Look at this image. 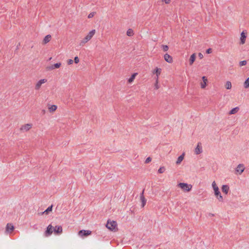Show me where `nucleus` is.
<instances>
[{
    "instance_id": "nucleus-40",
    "label": "nucleus",
    "mask_w": 249,
    "mask_h": 249,
    "mask_svg": "<svg viewBox=\"0 0 249 249\" xmlns=\"http://www.w3.org/2000/svg\"><path fill=\"white\" fill-rule=\"evenodd\" d=\"M155 88L156 89H159V87H158V79H157V81H156V84H155Z\"/></svg>"
},
{
    "instance_id": "nucleus-16",
    "label": "nucleus",
    "mask_w": 249,
    "mask_h": 249,
    "mask_svg": "<svg viewBox=\"0 0 249 249\" xmlns=\"http://www.w3.org/2000/svg\"><path fill=\"white\" fill-rule=\"evenodd\" d=\"M246 37L247 36L246 35V34L244 33V31H243L241 34L240 37V43L241 44H244L245 43Z\"/></svg>"
},
{
    "instance_id": "nucleus-11",
    "label": "nucleus",
    "mask_w": 249,
    "mask_h": 249,
    "mask_svg": "<svg viewBox=\"0 0 249 249\" xmlns=\"http://www.w3.org/2000/svg\"><path fill=\"white\" fill-rule=\"evenodd\" d=\"M14 230V227L12 224H7L6 227V232L7 233H11Z\"/></svg>"
},
{
    "instance_id": "nucleus-36",
    "label": "nucleus",
    "mask_w": 249,
    "mask_h": 249,
    "mask_svg": "<svg viewBox=\"0 0 249 249\" xmlns=\"http://www.w3.org/2000/svg\"><path fill=\"white\" fill-rule=\"evenodd\" d=\"M212 52V50L211 48H209V49H207V51H206V53H210Z\"/></svg>"
},
{
    "instance_id": "nucleus-24",
    "label": "nucleus",
    "mask_w": 249,
    "mask_h": 249,
    "mask_svg": "<svg viewBox=\"0 0 249 249\" xmlns=\"http://www.w3.org/2000/svg\"><path fill=\"white\" fill-rule=\"evenodd\" d=\"M137 74V73H133L131 76V77L128 79V82L129 83H131L133 81V80H134L136 75Z\"/></svg>"
},
{
    "instance_id": "nucleus-42",
    "label": "nucleus",
    "mask_w": 249,
    "mask_h": 249,
    "mask_svg": "<svg viewBox=\"0 0 249 249\" xmlns=\"http://www.w3.org/2000/svg\"><path fill=\"white\" fill-rule=\"evenodd\" d=\"M42 113H43V114H45V110H44V109H43V110H42Z\"/></svg>"
},
{
    "instance_id": "nucleus-43",
    "label": "nucleus",
    "mask_w": 249,
    "mask_h": 249,
    "mask_svg": "<svg viewBox=\"0 0 249 249\" xmlns=\"http://www.w3.org/2000/svg\"><path fill=\"white\" fill-rule=\"evenodd\" d=\"M209 215L210 216H213V215H214V214H212V213H210L209 214Z\"/></svg>"
},
{
    "instance_id": "nucleus-32",
    "label": "nucleus",
    "mask_w": 249,
    "mask_h": 249,
    "mask_svg": "<svg viewBox=\"0 0 249 249\" xmlns=\"http://www.w3.org/2000/svg\"><path fill=\"white\" fill-rule=\"evenodd\" d=\"M206 85H207V83H206L205 81H204V82H203L201 83V88L202 89H204L206 87Z\"/></svg>"
},
{
    "instance_id": "nucleus-7",
    "label": "nucleus",
    "mask_w": 249,
    "mask_h": 249,
    "mask_svg": "<svg viewBox=\"0 0 249 249\" xmlns=\"http://www.w3.org/2000/svg\"><path fill=\"white\" fill-rule=\"evenodd\" d=\"M53 232L55 234H60L62 233L63 229L61 226H55L53 229Z\"/></svg>"
},
{
    "instance_id": "nucleus-18",
    "label": "nucleus",
    "mask_w": 249,
    "mask_h": 249,
    "mask_svg": "<svg viewBox=\"0 0 249 249\" xmlns=\"http://www.w3.org/2000/svg\"><path fill=\"white\" fill-rule=\"evenodd\" d=\"M51 39V36L50 35H47L43 39V42L44 44H46L49 42Z\"/></svg>"
},
{
    "instance_id": "nucleus-1",
    "label": "nucleus",
    "mask_w": 249,
    "mask_h": 249,
    "mask_svg": "<svg viewBox=\"0 0 249 249\" xmlns=\"http://www.w3.org/2000/svg\"><path fill=\"white\" fill-rule=\"evenodd\" d=\"M212 186L214 190V195L216 196L217 199L220 202L223 201V196H222L220 192L219 191L218 186L216 185L215 181H213L212 183Z\"/></svg>"
},
{
    "instance_id": "nucleus-10",
    "label": "nucleus",
    "mask_w": 249,
    "mask_h": 249,
    "mask_svg": "<svg viewBox=\"0 0 249 249\" xmlns=\"http://www.w3.org/2000/svg\"><path fill=\"white\" fill-rule=\"evenodd\" d=\"M32 126V124H25L24 125H23L20 127V129L21 131H27L29 130Z\"/></svg>"
},
{
    "instance_id": "nucleus-26",
    "label": "nucleus",
    "mask_w": 249,
    "mask_h": 249,
    "mask_svg": "<svg viewBox=\"0 0 249 249\" xmlns=\"http://www.w3.org/2000/svg\"><path fill=\"white\" fill-rule=\"evenodd\" d=\"M57 109V106L55 105H52L49 107L50 111H54Z\"/></svg>"
},
{
    "instance_id": "nucleus-19",
    "label": "nucleus",
    "mask_w": 249,
    "mask_h": 249,
    "mask_svg": "<svg viewBox=\"0 0 249 249\" xmlns=\"http://www.w3.org/2000/svg\"><path fill=\"white\" fill-rule=\"evenodd\" d=\"M184 154L183 153L181 155L179 156L177 159V160L176 161V164H180L181 161L183 160L184 159Z\"/></svg>"
},
{
    "instance_id": "nucleus-27",
    "label": "nucleus",
    "mask_w": 249,
    "mask_h": 249,
    "mask_svg": "<svg viewBox=\"0 0 249 249\" xmlns=\"http://www.w3.org/2000/svg\"><path fill=\"white\" fill-rule=\"evenodd\" d=\"M225 87L227 89H230L231 88V84L230 81H227L225 85Z\"/></svg>"
},
{
    "instance_id": "nucleus-22",
    "label": "nucleus",
    "mask_w": 249,
    "mask_h": 249,
    "mask_svg": "<svg viewBox=\"0 0 249 249\" xmlns=\"http://www.w3.org/2000/svg\"><path fill=\"white\" fill-rule=\"evenodd\" d=\"M161 71V69L160 68H156L153 71L154 73H156L157 76V79H158V76L160 75Z\"/></svg>"
},
{
    "instance_id": "nucleus-23",
    "label": "nucleus",
    "mask_w": 249,
    "mask_h": 249,
    "mask_svg": "<svg viewBox=\"0 0 249 249\" xmlns=\"http://www.w3.org/2000/svg\"><path fill=\"white\" fill-rule=\"evenodd\" d=\"M53 205L49 206L44 212H43L42 214H48L49 212L52 211Z\"/></svg>"
},
{
    "instance_id": "nucleus-21",
    "label": "nucleus",
    "mask_w": 249,
    "mask_h": 249,
    "mask_svg": "<svg viewBox=\"0 0 249 249\" xmlns=\"http://www.w3.org/2000/svg\"><path fill=\"white\" fill-rule=\"evenodd\" d=\"M239 109L238 107H235L232 108L229 113V115L234 114L237 113Z\"/></svg>"
},
{
    "instance_id": "nucleus-25",
    "label": "nucleus",
    "mask_w": 249,
    "mask_h": 249,
    "mask_svg": "<svg viewBox=\"0 0 249 249\" xmlns=\"http://www.w3.org/2000/svg\"><path fill=\"white\" fill-rule=\"evenodd\" d=\"M126 35L129 36H131L134 35V32L132 29H129L126 32Z\"/></svg>"
},
{
    "instance_id": "nucleus-29",
    "label": "nucleus",
    "mask_w": 249,
    "mask_h": 249,
    "mask_svg": "<svg viewBox=\"0 0 249 249\" xmlns=\"http://www.w3.org/2000/svg\"><path fill=\"white\" fill-rule=\"evenodd\" d=\"M165 171L164 167H160L158 170V173L160 174L163 173Z\"/></svg>"
},
{
    "instance_id": "nucleus-35",
    "label": "nucleus",
    "mask_w": 249,
    "mask_h": 249,
    "mask_svg": "<svg viewBox=\"0 0 249 249\" xmlns=\"http://www.w3.org/2000/svg\"><path fill=\"white\" fill-rule=\"evenodd\" d=\"M74 61L75 63H78L79 62V59L77 56H75Z\"/></svg>"
},
{
    "instance_id": "nucleus-13",
    "label": "nucleus",
    "mask_w": 249,
    "mask_h": 249,
    "mask_svg": "<svg viewBox=\"0 0 249 249\" xmlns=\"http://www.w3.org/2000/svg\"><path fill=\"white\" fill-rule=\"evenodd\" d=\"M201 143L200 142H198L197 143V145L196 147L195 148V153L196 155L199 154L202 152V149L201 147Z\"/></svg>"
},
{
    "instance_id": "nucleus-5",
    "label": "nucleus",
    "mask_w": 249,
    "mask_h": 249,
    "mask_svg": "<svg viewBox=\"0 0 249 249\" xmlns=\"http://www.w3.org/2000/svg\"><path fill=\"white\" fill-rule=\"evenodd\" d=\"M245 166L243 164H239L235 169V174L241 175L245 170Z\"/></svg>"
},
{
    "instance_id": "nucleus-38",
    "label": "nucleus",
    "mask_w": 249,
    "mask_h": 249,
    "mask_svg": "<svg viewBox=\"0 0 249 249\" xmlns=\"http://www.w3.org/2000/svg\"><path fill=\"white\" fill-rule=\"evenodd\" d=\"M73 60L72 59H69L68 61V64L69 65L73 63Z\"/></svg>"
},
{
    "instance_id": "nucleus-4",
    "label": "nucleus",
    "mask_w": 249,
    "mask_h": 249,
    "mask_svg": "<svg viewBox=\"0 0 249 249\" xmlns=\"http://www.w3.org/2000/svg\"><path fill=\"white\" fill-rule=\"evenodd\" d=\"M117 226V222L115 221H109L108 220L106 224L107 228L109 229L110 231H113L115 230Z\"/></svg>"
},
{
    "instance_id": "nucleus-41",
    "label": "nucleus",
    "mask_w": 249,
    "mask_h": 249,
    "mask_svg": "<svg viewBox=\"0 0 249 249\" xmlns=\"http://www.w3.org/2000/svg\"><path fill=\"white\" fill-rule=\"evenodd\" d=\"M198 56L200 58H202L203 57V55L202 53H199Z\"/></svg>"
},
{
    "instance_id": "nucleus-2",
    "label": "nucleus",
    "mask_w": 249,
    "mask_h": 249,
    "mask_svg": "<svg viewBox=\"0 0 249 249\" xmlns=\"http://www.w3.org/2000/svg\"><path fill=\"white\" fill-rule=\"evenodd\" d=\"M95 33V30H92L91 31H90L88 35L84 37V38L82 40L80 43L79 45L81 46H83L87 42H88L89 40H90L91 38L93 37V36L94 35Z\"/></svg>"
},
{
    "instance_id": "nucleus-14",
    "label": "nucleus",
    "mask_w": 249,
    "mask_h": 249,
    "mask_svg": "<svg viewBox=\"0 0 249 249\" xmlns=\"http://www.w3.org/2000/svg\"><path fill=\"white\" fill-rule=\"evenodd\" d=\"M143 194H144V190L142 191V193L140 195V198H141V200L142 201V207H143L145 206L146 202V200L143 196Z\"/></svg>"
},
{
    "instance_id": "nucleus-6",
    "label": "nucleus",
    "mask_w": 249,
    "mask_h": 249,
    "mask_svg": "<svg viewBox=\"0 0 249 249\" xmlns=\"http://www.w3.org/2000/svg\"><path fill=\"white\" fill-rule=\"evenodd\" d=\"M53 227L52 225L50 224L48 225V226L47 227L46 231H45V236L46 237H48L51 235L53 232Z\"/></svg>"
},
{
    "instance_id": "nucleus-45",
    "label": "nucleus",
    "mask_w": 249,
    "mask_h": 249,
    "mask_svg": "<svg viewBox=\"0 0 249 249\" xmlns=\"http://www.w3.org/2000/svg\"><path fill=\"white\" fill-rule=\"evenodd\" d=\"M34 228H36V227H35V225H34Z\"/></svg>"
},
{
    "instance_id": "nucleus-37",
    "label": "nucleus",
    "mask_w": 249,
    "mask_h": 249,
    "mask_svg": "<svg viewBox=\"0 0 249 249\" xmlns=\"http://www.w3.org/2000/svg\"><path fill=\"white\" fill-rule=\"evenodd\" d=\"M202 80H203V82H204V81H205L206 83H207V78H206V76H203V77H202Z\"/></svg>"
},
{
    "instance_id": "nucleus-15",
    "label": "nucleus",
    "mask_w": 249,
    "mask_h": 249,
    "mask_svg": "<svg viewBox=\"0 0 249 249\" xmlns=\"http://www.w3.org/2000/svg\"><path fill=\"white\" fill-rule=\"evenodd\" d=\"M164 60L168 63H172L173 62V58L172 56L168 53L164 54Z\"/></svg>"
},
{
    "instance_id": "nucleus-44",
    "label": "nucleus",
    "mask_w": 249,
    "mask_h": 249,
    "mask_svg": "<svg viewBox=\"0 0 249 249\" xmlns=\"http://www.w3.org/2000/svg\"><path fill=\"white\" fill-rule=\"evenodd\" d=\"M34 228H36V227H35V225H34Z\"/></svg>"
},
{
    "instance_id": "nucleus-33",
    "label": "nucleus",
    "mask_w": 249,
    "mask_h": 249,
    "mask_svg": "<svg viewBox=\"0 0 249 249\" xmlns=\"http://www.w3.org/2000/svg\"><path fill=\"white\" fill-rule=\"evenodd\" d=\"M95 13V12H91L88 15V18H90L94 16Z\"/></svg>"
},
{
    "instance_id": "nucleus-30",
    "label": "nucleus",
    "mask_w": 249,
    "mask_h": 249,
    "mask_svg": "<svg viewBox=\"0 0 249 249\" xmlns=\"http://www.w3.org/2000/svg\"><path fill=\"white\" fill-rule=\"evenodd\" d=\"M161 48L164 52H166L169 49V47L166 45H162Z\"/></svg>"
},
{
    "instance_id": "nucleus-12",
    "label": "nucleus",
    "mask_w": 249,
    "mask_h": 249,
    "mask_svg": "<svg viewBox=\"0 0 249 249\" xmlns=\"http://www.w3.org/2000/svg\"><path fill=\"white\" fill-rule=\"evenodd\" d=\"M47 82V79H41L36 84V86H35V89L36 90H38L40 89L41 85L43 83H45V82Z\"/></svg>"
},
{
    "instance_id": "nucleus-17",
    "label": "nucleus",
    "mask_w": 249,
    "mask_h": 249,
    "mask_svg": "<svg viewBox=\"0 0 249 249\" xmlns=\"http://www.w3.org/2000/svg\"><path fill=\"white\" fill-rule=\"evenodd\" d=\"M229 187L227 185H223L222 186V191L225 193V194H227L229 191Z\"/></svg>"
},
{
    "instance_id": "nucleus-9",
    "label": "nucleus",
    "mask_w": 249,
    "mask_h": 249,
    "mask_svg": "<svg viewBox=\"0 0 249 249\" xmlns=\"http://www.w3.org/2000/svg\"><path fill=\"white\" fill-rule=\"evenodd\" d=\"M61 65V63H57L53 65H51L50 66H47L46 67V70L47 71H51V70H53L55 69H58L60 67Z\"/></svg>"
},
{
    "instance_id": "nucleus-39",
    "label": "nucleus",
    "mask_w": 249,
    "mask_h": 249,
    "mask_svg": "<svg viewBox=\"0 0 249 249\" xmlns=\"http://www.w3.org/2000/svg\"><path fill=\"white\" fill-rule=\"evenodd\" d=\"M162 1H164L166 4H168L170 2L171 0H162Z\"/></svg>"
},
{
    "instance_id": "nucleus-31",
    "label": "nucleus",
    "mask_w": 249,
    "mask_h": 249,
    "mask_svg": "<svg viewBox=\"0 0 249 249\" xmlns=\"http://www.w3.org/2000/svg\"><path fill=\"white\" fill-rule=\"evenodd\" d=\"M247 64V61L246 60L241 61L239 63L240 66H245Z\"/></svg>"
},
{
    "instance_id": "nucleus-34",
    "label": "nucleus",
    "mask_w": 249,
    "mask_h": 249,
    "mask_svg": "<svg viewBox=\"0 0 249 249\" xmlns=\"http://www.w3.org/2000/svg\"><path fill=\"white\" fill-rule=\"evenodd\" d=\"M152 159L150 157H148L145 160V163H148L151 161Z\"/></svg>"
},
{
    "instance_id": "nucleus-3",
    "label": "nucleus",
    "mask_w": 249,
    "mask_h": 249,
    "mask_svg": "<svg viewBox=\"0 0 249 249\" xmlns=\"http://www.w3.org/2000/svg\"><path fill=\"white\" fill-rule=\"evenodd\" d=\"M178 186L186 192H189L192 188V186L191 184L186 183H179Z\"/></svg>"
},
{
    "instance_id": "nucleus-28",
    "label": "nucleus",
    "mask_w": 249,
    "mask_h": 249,
    "mask_svg": "<svg viewBox=\"0 0 249 249\" xmlns=\"http://www.w3.org/2000/svg\"><path fill=\"white\" fill-rule=\"evenodd\" d=\"M244 87L245 88H248L249 87V77L248 78L244 83Z\"/></svg>"
},
{
    "instance_id": "nucleus-20",
    "label": "nucleus",
    "mask_w": 249,
    "mask_h": 249,
    "mask_svg": "<svg viewBox=\"0 0 249 249\" xmlns=\"http://www.w3.org/2000/svg\"><path fill=\"white\" fill-rule=\"evenodd\" d=\"M196 59V54L193 53L191 55V57L189 59V63L190 65H192Z\"/></svg>"
},
{
    "instance_id": "nucleus-8",
    "label": "nucleus",
    "mask_w": 249,
    "mask_h": 249,
    "mask_svg": "<svg viewBox=\"0 0 249 249\" xmlns=\"http://www.w3.org/2000/svg\"><path fill=\"white\" fill-rule=\"evenodd\" d=\"M91 231L89 230H81L78 232V235L80 236L83 237V236H87L88 235H89L91 234Z\"/></svg>"
}]
</instances>
